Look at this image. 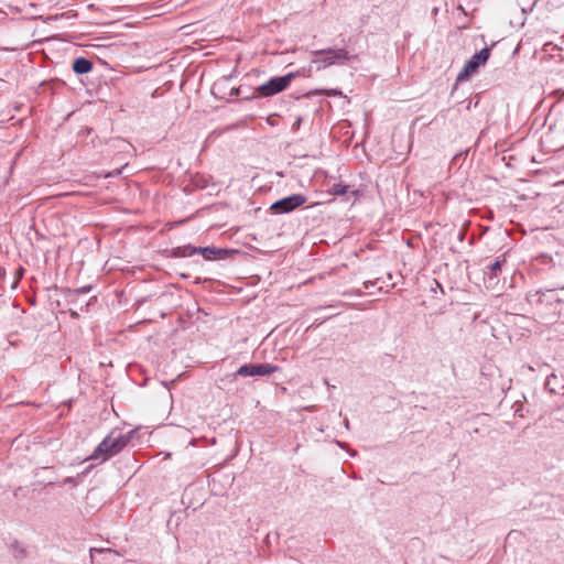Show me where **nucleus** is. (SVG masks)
<instances>
[{
  "label": "nucleus",
  "instance_id": "nucleus-1",
  "mask_svg": "<svg viewBox=\"0 0 564 564\" xmlns=\"http://www.w3.org/2000/svg\"><path fill=\"white\" fill-rule=\"evenodd\" d=\"M130 441L129 434L110 433L87 459L106 460L119 453Z\"/></svg>",
  "mask_w": 564,
  "mask_h": 564
},
{
  "label": "nucleus",
  "instance_id": "nucleus-2",
  "mask_svg": "<svg viewBox=\"0 0 564 564\" xmlns=\"http://www.w3.org/2000/svg\"><path fill=\"white\" fill-rule=\"evenodd\" d=\"M315 57L312 59L311 65L307 68H303L301 75L306 77L311 76L313 70V65H316V69L319 70L322 68L329 67L336 63H341L347 59V52L344 50H325V51H315L313 52Z\"/></svg>",
  "mask_w": 564,
  "mask_h": 564
},
{
  "label": "nucleus",
  "instance_id": "nucleus-3",
  "mask_svg": "<svg viewBox=\"0 0 564 564\" xmlns=\"http://www.w3.org/2000/svg\"><path fill=\"white\" fill-rule=\"evenodd\" d=\"M300 75H301V72L297 70L296 73H289L288 75L282 76V77H274V78L270 79L269 82H267L265 84L260 85L257 88V91L260 96H263V97L273 96L280 91H283L290 85L291 80L294 77L300 76Z\"/></svg>",
  "mask_w": 564,
  "mask_h": 564
},
{
  "label": "nucleus",
  "instance_id": "nucleus-4",
  "mask_svg": "<svg viewBox=\"0 0 564 564\" xmlns=\"http://www.w3.org/2000/svg\"><path fill=\"white\" fill-rule=\"evenodd\" d=\"M490 56L489 48H482L476 53L469 61L466 62L464 68L457 76V80L462 82L477 73L478 68L486 64Z\"/></svg>",
  "mask_w": 564,
  "mask_h": 564
},
{
  "label": "nucleus",
  "instance_id": "nucleus-5",
  "mask_svg": "<svg viewBox=\"0 0 564 564\" xmlns=\"http://www.w3.org/2000/svg\"><path fill=\"white\" fill-rule=\"evenodd\" d=\"M279 370V367L269 364H249L243 365L237 370V375L241 377L268 376Z\"/></svg>",
  "mask_w": 564,
  "mask_h": 564
},
{
  "label": "nucleus",
  "instance_id": "nucleus-6",
  "mask_svg": "<svg viewBox=\"0 0 564 564\" xmlns=\"http://www.w3.org/2000/svg\"><path fill=\"white\" fill-rule=\"evenodd\" d=\"M306 202L305 196L301 194H294L283 199H280L272 204L271 209L276 213H289L295 209L296 207L303 205Z\"/></svg>",
  "mask_w": 564,
  "mask_h": 564
},
{
  "label": "nucleus",
  "instance_id": "nucleus-7",
  "mask_svg": "<svg viewBox=\"0 0 564 564\" xmlns=\"http://www.w3.org/2000/svg\"><path fill=\"white\" fill-rule=\"evenodd\" d=\"M192 252H199L206 260H212L215 257H224L229 251L225 249H215V248H199V249H193Z\"/></svg>",
  "mask_w": 564,
  "mask_h": 564
},
{
  "label": "nucleus",
  "instance_id": "nucleus-8",
  "mask_svg": "<svg viewBox=\"0 0 564 564\" xmlns=\"http://www.w3.org/2000/svg\"><path fill=\"white\" fill-rule=\"evenodd\" d=\"M93 64L90 61L79 57L73 62V70L77 74H87L91 70Z\"/></svg>",
  "mask_w": 564,
  "mask_h": 564
},
{
  "label": "nucleus",
  "instance_id": "nucleus-9",
  "mask_svg": "<svg viewBox=\"0 0 564 564\" xmlns=\"http://www.w3.org/2000/svg\"><path fill=\"white\" fill-rule=\"evenodd\" d=\"M558 377L556 375H551L546 380V388L551 393L561 394L564 391V384H560Z\"/></svg>",
  "mask_w": 564,
  "mask_h": 564
},
{
  "label": "nucleus",
  "instance_id": "nucleus-10",
  "mask_svg": "<svg viewBox=\"0 0 564 564\" xmlns=\"http://www.w3.org/2000/svg\"><path fill=\"white\" fill-rule=\"evenodd\" d=\"M347 188H348V187H347V186H345V185L336 184V185H334V186L332 187L330 193H332L333 195H344V194H346V193H347Z\"/></svg>",
  "mask_w": 564,
  "mask_h": 564
},
{
  "label": "nucleus",
  "instance_id": "nucleus-11",
  "mask_svg": "<svg viewBox=\"0 0 564 564\" xmlns=\"http://www.w3.org/2000/svg\"><path fill=\"white\" fill-rule=\"evenodd\" d=\"M501 267V262L500 261H495L491 265H490V271L491 272H495L496 270H499Z\"/></svg>",
  "mask_w": 564,
  "mask_h": 564
},
{
  "label": "nucleus",
  "instance_id": "nucleus-12",
  "mask_svg": "<svg viewBox=\"0 0 564 564\" xmlns=\"http://www.w3.org/2000/svg\"><path fill=\"white\" fill-rule=\"evenodd\" d=\"M494 284H495L494 276H491V275H490V276H489V279H488V284H487V286H488V288H491Z\"/></svg>",
  "mask_w": 564,
  "mask_h": 564
},
{
  "label": "nucleus",
  "instance_id": "nucleus-13",
  "mask_svg": "<svg viewBox=\"0 0 564 564\" xmlns=\"http://www.w3.org/2000/svg\"><path fill=\"white\" fill-rule=\"evenodd\" d=\"M338 93L336 90H330V91H327V95L330 96V95H337Z\"/></svg>",
  "mask_w": 564,
  "mask_h": 564
}]
</instances>
